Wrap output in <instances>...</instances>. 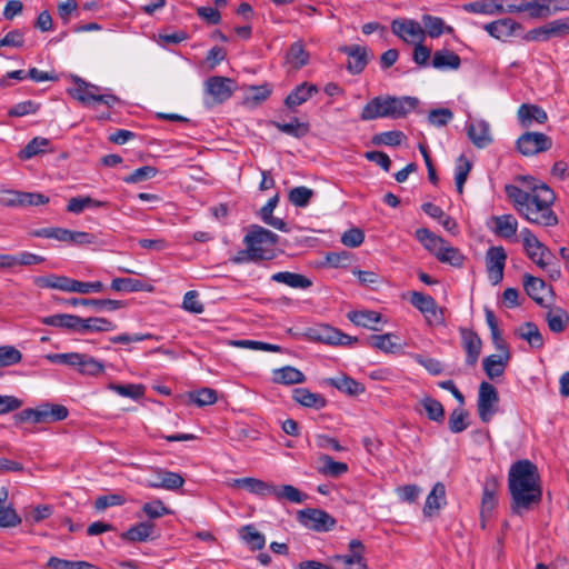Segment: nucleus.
Segmentation results:
<instances>
[{"instance_id": "obj_1", "label": "nucleus", "mask_w": 569, "mask_h": 569, "mask_svg": "<svg viewBox=\"0 0 569 569\" xmlns=\"http://www.w3.org/2000/svg\"><path fill=\"white\" fill-rule=\"evenodd\" d=\"M505 191L517 212L530 223L543 227L558 223V217L551 209L556 196L546 183L532 187L531 192L507 184Z\"/></svg>"}, {"instance_id": "obj_2", "label": "nucleus", "mask_w": 569, "mask_h": 569, "mask_svg": "<svg viewBox=\"0 0 569 569\" xmlns=\"http://www.w3.org/2000/svg\"><path fill=\"white\" fill-rule=\"evenodd\" d=\"M508 488L513 513L521 515L538 505L542 499V489L536 465L527 459L515 462L509 470Z\"/></svg>"}, {"instance_id": "obj_3", "label": "nucleus", "mask_w": 569, "mask_h": 569, "mask_svg": "<svg viewBox=\"0 0 569 569\" xmlns=\"http://www.w3.org/2000/svg\"><path fill=\"white\" fill-rule=\"evenodd\" d=\"M279 236L261 226L252 224L243 238L246 247L253 249V253L260 261L274 258L272 247L278 243Z\"/></svg>"}, {"instance_id": "obj_4", "label": "nucleus", "mask_w": 569, "mask_h": 569, "mask_svg": "<svg viewBox=\"0 0 569 569\" xmlns=\"http://www.w3.org/2000/svg\"><path fill=\"white\" fill-rule=\"evenodd\" d=\"M69 415L67 407L62 405H51L44 402L36 408H26L14 415L16 423H49L64 420Z\"/></svg>"}, {"instance_id": "obj_5", "label": "nucleus", "mask_w": 569, "mask_h": 569, "mask_svg": "<svg viewBox=\"0 0 569 569\" xmlns=\"http://www.w3.org/2000/svg\"><path fill=\"white\" fill-rule=\"evenodd\" d=\"M522 244L528 258L539 268L546 269L553 258L552 252L528 229L521 230Z\"/></svg>"}, {"instance_id": "obj_6", "label": "nucleus", "mask_w": 569, "mask_h": 569, "mask_svg": "<svg viewBox=\"0 0 569 569\" xmlns=\"http://www.w3.org/2000/svg\"><path fill=\"white\" fill-rule=\"evenodd\" d=\"M499 396L497 389L489 382L479 386L477 410L482 422H489L498 411Z\"/></svg>"}, {"instance_id": "obj_7", "label": "nucleus", "mask_w": 569, "mask_h": 569, "mask_svg": "<svg viewBox=\"0 0 569 569\" xmlns=\"http://www.w3.org/2000/svg\"><path fill=\"white\" fill-rule=\"evenodd\" d=\"M297 518L302 526L318 532L330 531L336 526V519L333 517L327 511L317 508L299 510Z\"/></svg>"}, {"instance_id": "obj_8", "label": "nucleus", "mask_w": 569, "mask_h": 569, "mask_svg": "<svg viewBox=\"0 0 569 569\" xmlns=\"http://www.w3.org/2000/svg\"><path fill=\"white\" fill-rule=\"evenodd\" d=\"M517 150L526 156L531 157L540 152L548 151L552 147L550 137L542 132L528 131L517 139Z\"/></svg>"}, {"instance_id": "obj_9", "label": "nucleus", "mask_w": 569, "mask_h": 569, "mask_svg": "<svg viewBox=\"0 0 569 569\" xmlns=\"http://www.w3.org/2000/svg\"><path fill=\"white\" fill-rule=\"evenodd\" d=\"M151 477L147 478L143 485L153 489L178 490L184 485L183 477L173 471L161 468H151Z\"/></svg>"}, {"instance_id": "obj_10", "label": "nucleus", "mask_w": 569, "mask_h": 569, "mask_svg": "<svg viewBox=\"0 0 569 569\" xmlns=\"http://www.w3.org/2000/svg\"><path fill=\"white\" fill-rule=\"evenodd\" d=\"M234 89V80L227 77L212 76L204 82L206 93L209 94L216 103L227 101L232 96Z\"/></svg>"}, {"instance_id": "obj_11", "label": "nucleus", "mask_w": 569, "mask_h": 569, "mask_svg": "<svg viewBox=\"0 0 569 569\" xmlns=\"http://www.w3.org/2000/svg\"><path fill=\"white\" fill-rule=\"evenodd\" d=\"M392 32L407 43L422 42L425 30L421 24L412 19H397L391 23Z\"/></svg>"}, {"instance_id": "obj_12", "label": "nucleus", "mask_w": 569, "mask_h": 569, "mask_svg": "<svg viewBox=\"0 0 569 569\" xmlns=\"http://www.w3.org/2000/svg\"><path fill=\"white\" fill-rule=\"evenodd\" d=\"M507 253L502 247H491L486 254L488 278L492 284H498L503 279V269Z\"/></svg>"}, {"instance_id": "obj_13", "label": "nucleus", "mask_w": 569, "mask_h": 569, "mask_svg": "<svg viewBox=\"0 0 569 569\" xmlns=\"http://www.w3.org/2000/svg\"><path fill=\"white\" fill-rule=\"evenodd\" d=\"M459 333L462 341V348L467 353L466 363L470 367L477 365L482 349V340L478 333L471 329L460 328Z\"/></svg>"}, {"instance_id": "obj_14", "label": "nucleus", "mask_w": 569, "mask_h": 569, "mask_svg": "<svg viewBox=\"0 0 569 569\" xmlns=\"http://www.w3.org/2000/svg\"><path fill=\"white\" fill-rule=\"evenodd\" d=\"M365 546L358 539H352L349 542V552L347 555H336L333 560L343 563L345 569H367L366 560L363 558Z\"/></svg>"}, {"instance_id": "obj_15", "label": "nucleus", "mask_w": 569, "mask_h": 569, "mask_svg": "<svg viewBox=\"0 0 569 569\" xmlns=\"http://www.w3.org/2000/svg\"><path fill=\"white\" fill-rule=\"evenodd\" d=\"M74 87L68 89V93L80 103L91 106L96 103L97 94L100 88L96 84L84 81L78 76H73Z\"/></svg>"}, {"instance_id": "obj_16", "label": "nucleus", "mask_w": 569, "mask_h": 569, "mask_svg": "<svg viewBox=\"0 0 569 569\" xmlns=\"http://www.w3.org/2000/svg\"><path fill=\"white\" fill-rule=\"evenodd\" d=\"M419 100L415 97H393L387 94L388 118H405L418 106Z\"/></svg>"}, {"instance_id": "obj_17", "label": "nucleus", "mask_w": 569, "mask_h": 569, "mask_svg": "<svg viewBox=\"0 0 569 569\" xmlns=\"http://www.w3.org/2000/svg\"><path fill=\"white\" fill-rule=\"evenodd\" d=\"M66 305L77 307H90L97 312L101 311H116L123 308L126 305L123 301L113 299H87V298H70L62 300Z\"/></svg>"}, {"instance_id": "obj_18", "label": "nucleus", "mask_w": 569, "mask_h": 569, "mask_svg": "<svg viewBox=\"0 0 569 569\" xmlns=\"http://www.w3.org/2000/svg\"><path fill=\"white\" fill-rule=\"evenodd\" d=\"M467 134L470 141L479 149H483L492 142L490 126L482 119L467 123Z\"/></svg>"}, {"instance_id": "obj_19", "label": "nucleus", "mask_w": 569, "mask_h": 569, "mask_svg": "<svg viewBox=\"0 0 569 569\" xmlns=\"http://www.w3.org/2000/svg\"><path fill=\"white\" fill-rule=\"evenodd\" d=\"M341 51L348 56L347 69L352 74H359L368 64V51L359 44L346 46Z\"/></svg>"}, {"instance_id": "obj_20", "label": "nucleus", "mask_w": 569, "mask_h": 569, "mask_svg": "<svg viewBox=\"0 0 569 569\" xmlns=\"http://www.w3.org/2000/svg\"><path fill=\"white\" fill-rule=\"evenodd\" d=\"M519 123L523 128H529L533 122L543 124L548 120L547 112L537 104L522 103L517 111Z\"/></svg>"}, {"instance_id": "obj_21", "label": "nucleus", "mask_w": 569, "mask_h": 569, "mask_svg": "<svg viewBox=\"0 0 569 569\" xmlns=\"http://www.w3.org/2000/svg\"><path fill=\"white\" fill-rule=\"evenodd\" d=\"M231 486L234 488L246 489L250 493L259 497L271 496L273 487L272 483L252 477L233 479Z\"/></svg>"}, {"instance_id": "obj_22", "label": "nucleus", "mask_w": 569, "mask_h": 569, "mask_svg": "<svg viewBox=\"0 0 569 569\" xmlns=\"http://www.w3.org/2000/svg\"><path fill=\"white\" fill-rule=\"evenodd\" d=\"M491 220L495 224L492 227V232L496 236L503 239H511L516 236L518 221L512 214L493 216Z\"/></svg>"}, {"instance_id": "obj_23", "label": "nucleus", "mask_w": 569, "mask_h": 569, "mask_svg": "<svg viewBox=\"0 0 569 569\" xmlns=\"http://www.w3.org/2000/svg\"><path fill=\"white\" fill-rule=\"evenodd\" d=\"M78 333L84 335L87 332H108L117 329V325L112 321L101 317H79Z\"/></svg>"}, {"instance_id": "obj_24", "label": "nucleus", "mask_w": 569, "mask_h": 569, "mask_svg": "<svg viewBox=\"0 0 569 569\" xmlns=\"http://www.w3.org/2000/svg\"><path fill=\"white\" fill-rule=\"evenodd\" d=\"M510 359L509 351L506 355H490L482 360L483 370L489 379H496L505 373Z\"/></svg>"}, {"instance_id": "obj_25", "label": "nucleus", "mask_w": 569, "mask_h": 569, "mask_svg": "<svg viewBox=\"0 0 569 569\" xmlns=\"http://www.w3.org/2000/svg\"><path fill=\"white\" fill-rule=\"evenodd\" d=\"M379 118H388L387 96H378L365 104L360 119L370 121Z\"/></svg>"}, {"instance_id": "obj_26", "label": "nucleus", "mask_w": 569, "mask_h": 569, "mask_svg": "<svg viewBox=\"0 0 569 569\" xmlns=\"http://www.w3.org/2000/svg\"><path fill=\"white\" fill-rule=\"evenodd\" d=\"M9 492L6 487L0 488V528H13L21 523V517L11 506H6Z\"/></svg>"}, {"instance_id": "obj_27", "label": "nucleus", "mask_w": 569, "mask_h": 569, "mask_svg": "<svg viewBox=\"0 0 569 569\" xmlns=\"http://www.w3.org/2000/svg\"><path fill=\"white\" fill-rule=\"evenodd\" d=\"M292 399L299 405L316 410L322 409L327 405L326 398L316 392H311L307 388H296L292 390Z\"/></svg>"}, {"instance_id": "obj_28", "label": "nucleus", "mask_w": 569, "mask_h": 569, "mask_svg": "<svg viewBox=\"0 0 569 569\" xmlns=\"http://www.w3.org/2000/svg\"><path fill=\"white\" fill-rule=\"evenodd\" d=\"M519 27L520 26L512 19L505 18L485 24L483 29L491 37L498 40H505L506 38L511 37Z\"/></svg>"}, {"instance_id": "obj_29", "label": "nucleus", "mask_w": 569, "mask_h": 569, "mask_svg": "<svg viewBox=\"0 0 569 569\" xmlns=\"http://www.w3.org/2000/svg\"><path fill=\"white\" fill-rule=\"evenodd\" d=\"M460 64V57L448 49L437 50L431 59V66L438 70H457Z\"/></svg>"}, {"instance_id": "obj_30", "label": "nucleus", "mask_w": 569, "mask_h": 569, "mask_svg": "<svg viewBox=\"0 0 569 569\" xmlns=\"http://www.w3.org/2000/svg\"><path fill=\"white\" fill-rule=\"evenodd\" d=\"M73 280L74 279L69 278L67 276L49 274L37 277L34 279V284L39 288L57 289L64 292H72Z\"/></svg>"}, {"instance_id": "obj_31", "label": "nucleus", "mask_w": 569, "mask_h": 569, "mask_svg": "<svg viewBox=\"0 0 569 569\" xmlns=\"http://www.w3.org/2000/svg\"><path fill=\"white\" fill-rule=\"evenodd\" d=\"M271 280L293 289H308L312 286V281L306 276L290 271L273 273Z\"/></svg>"}, {"instance_id": "obj_32", "label": "nucleus", "mask_w": 569, "mask_h": 569, "mask_svg": "<svg viewBox=\"0 0 569 569\" xmlns=\"http://www.w3.org/2000/svg\"><path fill=\"white\" fill-rule=\"evenodd\" d=\"M318 92V88L315 84L303 82L296 87L286 98L284 103L288 108L292 109L301 106L308 101L313 93Z\"/></svg>"}, {"instance_id": "obj_33", "label": "nucleus", "mask_w": 569, "mask_h": 569, "mask_svg": "<svg viewBox=\"0 0 569 569\" xmlns=\"http://www.w3.org/2000/svg\"><path fill=\"white\" fill-rule=\"evenodd\" d=\"M318 339L320 341L329 343V345H341V346H347V345L358 341V339L356 337H350L330 326H323L320 328L319 333H318Z\"/></svg>"}, {"instance_id": "obj_34", "label": "nucleus", "mask_w": 569, "mask_h": 569, "mask_svg": "<svg viewBox=\"0 0 569 569\" xmlns=\"http://www.w3.org/2000/svg\"><path fill=\"white\" fill-rule=\"evenodd\" d=\"M110 288L114 291L124 292L153 291V286L134 278H114L111 281Z\"/></svg>"}, {"instance_id": "obj_35", "label": "nucleus", "mask_w": 569, "mask_h": 569, "mask_svg": "<svg viewBox=\"0 0 569 569\" xmlns=\"http://www.w3.org/2000/svg\"><path fill=\"white\" fill-rule=\"evenodd\" d=\"M309 59V52L301 40L293 42L286 54V62L297 70L307 66Z\"/></svg>"}, {"instance_id": "obj_36", "label": "nucleus", "mask_w": 569, "mask_h": 569, "mask_svg": "<svg viewBox=\"0 0 569 569\" xmlns=\"http://www.w3.org/2000/svg\"><path fill=\"white\" fill-rule=\"evenodd\" d=\"M272 380L280 385H296L306 381V376L297 368L284 366L272 371Z\"/></svg>"}, {"instance_id": "obj_37", "label": "nucleus", "mask_w": 569, "mask_h": 569, "mask_svg": "<svg viewBox=\"0 0 569 569\" xmlns=\"http://www.w3.org/2000/svg\"><path fill=\"white\" fill-rule=\"evenodd\" d=\"M417 240L435 257L438 254L446 240L427 228H419L415 232Z\"/></svg>"}, {"instance_id": "obj_38", "label": "nucleus", "mask_w": 569, "mask_h": 569, "mask_svg": "<svg viewBox=\"0 0 569 569\" xmlns=\"http://www.w3.org/2000/svg\"><path fill=\"white\" fill-rule=\"evenodd\" d=\"M446 501V488L441 482H437L426 499L423 513L431 517L437 512Z\"/></svg>"}, {"instance_id": "obj_39", "label": "nucleus", "mask_w": 569, "mask_h": 569, "mask_svg": "<svg viewBox=\"0 0 569 569\" xmlns=\"http://www.w3.org/2000/svg\"><path fill=\"white\" fill-rule=\"evenodd\" d=\"M422 23L425 27V36L428 34L430 38H439L443 33L450 34L453 32V28L447 26L445 20L440 17L423 14Z\"/></svg>"}, {"instance_id": "obj_40", "label": "nucleus", "mask_w": 569, "mask_h": 569, "mask_svg": "<svg viewBox=\"0 0 569 569\" xmlns=\"http://www.w3.org/2000/svg\"><path fill=\"white\" fill-rule=\"evenodd\" d=\"M154 525L149 521L139 522L138 525L129 528L127 531L122 532L120 538L122 540L132 541V542H142L147 541L151 535L153 533Z\"/></svg>"}, {"instance_id": "obj_41", "label": "nucleus", "mask_w": 569, "mask_h": 569, "mask_svg": "<svg viewBox=\"0 0 569 569\" xmlns=\"http://www.w3.org/2000/svg\"><path fill=\"white\" fill-rule=\"evenodd\" d=\"M41 323L46 326L68 329L78 333L79 316L69 313L48 316L41 319Z\"/></svg>"}, {"instance_id": "obj_42", "label": "nucleus", "mask_w": 569, "mask_h": 569, "mask_svg": "<svg viewBox=\"0 0 569 569\" xmlns=\"http://www.w3.org/2000/svg\"><path fill=\"white\" fill-rule=\"evenodd\" d=\"M515 335L526 340L532 348L540 349L543 347V337L533 322L523 323L515 330Z\"/></svg>"}, {"instance_id": "obj_43", "label": "nucleus", "mask_w": 569, "mask_h": 569, "mask_svg": "<svg viewBox=\"0 0 569 569\" xmlns=\"http://www.w3.org/2000/svg\"><path fill=\"white\" fill-rule=\"evenodd\" d=\"M327 382L339 391H342L349 396H358L365 391L362 383L345 375L337 378H330L327 380Z\"/></svg>"}, {"instance_id": "obj_44", "label": "nucleus", "mask_w": 569, "mask_h": 569, "mask_svg": "<svg viewBox=\"0 0 569 569\" xmlns=\"http://www.w3.org/2000/svg\"><path fill=\"white\" fill-rule=\"evenodd\" d=\"M463 10L477 14L495 16L501 14V4L498 0H480L463 4Z\"/></svg>"}, {"instance_id": "obj_45", "label": "nucleus", "mask_w": 569, "mask_h": 569, "mask_svg": "<svg viewBox=\"0 0 569 569\" xmlns=\"http://www.w3.org/2000/svg\"><path fill=\"white\" fill-rule=\"evenodd\" d=\"M277 500H288L295 503H301L307 499V495L302 493L299 489L291 485L272 487V495Z\"/></svg>"}, {"instance_id": "obj_46", "label": "nucleus", "mask_w": 569, "mask_h": 569, "mask_svg": "<svg viewBox=\"0 0 569 569\" xmlns=\"http://www.w3.org/2000/svg\"><path fill=\"white\" fill-rule=\"evenodd\" d=\"M272 124L282 133L300 139L308 134L310 126L308 122H301L298 118H293L288 123L272 122Z\"/></svg>"}, {"instance_id": "obj_47", "label": "nucleus", "mask_w": 569, "mask_h": 569, "mask_svg": "<svg viewBox=\"0 0 569 569\" xmlns=\"http://www.w3.org/2000/svg\"><path fill=\"white\" fill-rule=\"evenodd\" d=\"M436 258L440 262L448 263L452 267H461L466 259L462 252L458 248L452 247L448 241L441 247Z\"/></svg>"}, {"instance_id": "obj_48", "label": "nucleus", "mask_w": 569, "mask_h": 569, "mask_svg": "<svg viewBox=\"0 0 569 569\" xmlns=\"http://www.w3.org/2000/svg\"><path fill=\"white\" fill-rule=\"evenodd\" d=\"M240 538L252 551L261 550L266 545L264 536L253 525H246L240 530Z\"/></svg>"}, {"instance_id": "obj_49", "label": "nucleus", "mask_w": 569, "mask_h": 569, "mask_svg": "<svg viewBox=\"0 0 569 569\" xmlns=\"http://www.w3.org/2000/svg\"><path fill=\"white\" fill-rule=\"evenodd\" d=\"M348 318L356 326L369 328L371 330H378L373 323H377L381 320V315L376 311L365 310V311H351L348 313Z\"/></svg>"}, {"instance_id": "obj_50", "label": "nucleus", "mask_w": 569, "mask_h": 569, "mask_svg": "<svg viewBox=\"0 0 569 569\" xmlns=\"http://www.w3.org/2000/svg\"><path fill=\"white\" fill-rule=\"evenodd\" d=\"M319 461L322 463L319 468V472L325 476L338 478L348 471L347 463L335 461L332 457L328 455L320 456Z\"/></svg>"}, {"instance_id": "obj_51", "label": "nucleus", "mask_w": 569, "mask_h": 569, "mask_svg": "<svg viewBox=\"0 0 569 569\" xmlns=\"http://www.w3.org/2000/svg\"><path fill=\"white\" fill-rule=\"evenodd\" d=\"M271 94V88L268 84L252 86L249 89V93L243 98V106L248 108H254Z\"/></svg>"}, {"instance_id": "obj_52", "label": "nucleus", "mask_w": 569, "mask_h": 569, "mask_svg": "<svg viewBox=\"0 0 569 569\" xmlns=\"http://www.w3.org/2000/svg\"><path fill=\"white\" fill-rule=\"evenodd\" d=\"M523 288L531 299H533L537 303L542 305L543 298L540 296V292L546 289V283L543 280L531 274H525Z\"/></svg>"}, {"instance_id": "obj_53", "label": "nucleus", "mask_w": 569, "mask_h": 569, "mask_svg": "<svg viewBox=\"0 0 569 569\" xmlns=\"http://www.w3.org/2000/svg\"><path fill=\"white\" fill-rule=\"evenodd\" d=\"M546 320L552 332L560 333L566 329L569 316L565 310L558 308L556 310H550L546 316Z\"/></svg>"}, {"instance_id": "obj_54", "label": "nucleus", "mask_w": 569, "mask_h": 569, "mask_svg": "<svg viewBox=\"0 0 569 569\" xmlns=\"http://www.w3.org/2000/svg\"><path fill=\"white\" fill-rule=\"evenodd\" d=\"M107 202L94 200L91 197H74L68 202L67 210L72 213H81L86 208H100L104 207Z\"/></svg>"}, {"instance_id": "obj_55", "label": "nucleus", "mask_w": 569, "mask_h": 569, "mask_svg": "<svg viewBox=\"0 0 569 569\" xmlns=\"http://www.w3.org/2000/svg\"><path fill=\"white\" fill-rule=\"evenodd\" d=\"M471 167V162L463 154L458 158L455 172V182L459 194L463 192V186L467 181Z\"/></svg>"}, {"instance_id": "obj_56", "label": "nucleus", "mask_w": 569, "mask_h": 569, "mask_svg": "<svg viewBox=\"0 0 569 569\" xmlns=\"http://www.w3.org/2000/svg\"><path fill=\"white\" fill-rule=\"evenodd\" d=\"M421 406L430 420L436 422L443 421L445 409L440 401L427 396L421 399Z\"/></svg>"}, {"instance_id": "obj_57", "label": "nucleus", "mask_w": 569, "mask_h": 569, "mask_svg": "<svg viewBox=\"0 0 569 569\" xmlns=\"http://www.w3.org/2000/svg\"><path fill=\"white\" fill-rule=\"evenodd\" d=\"M313 194L315 192L312 189L300 186L289 191L288 199L293 206L305 208L309 204Z\"/></svg>"}, {"instance_id": "obj_58", "label": "nucleus", "mask_w": 569, "mask_h": 569, "mask_svg": "<svg viewBox=\"0 0 569 569\" xmlns=\"http://www.w3.org/2000/svg\"><path fill=\"white\" fill-rule=\"evenodd\" d=\"M49 146V140L41 137H36L27 143V146L19 152L21 160L31 159L39 153L43 152L46 147Z\"/></svg>"}, {"instance_id": "obj_59", "label": "nucleus", "mask_w": 569, "mask_h": 569, "mask_svg": "<svg viewBox=\"0 0 569 569\" xmlns=\"http://www.w3.org/2000/svg\"><path fill=\"white\" fill-rule=\"evenodd\" d=\"M230 345L237 348L251 349V350H260V351H271L279 352L281 350L280 346L272 345L268 342L257 341V340H232Z\"/></svg>"}, {"instance_id": "obj_60", "label": "nucleus", "mask_w": 569, "mask_h": 569, "mask_svg": "<svg viewBox=\"0 0 569 569\" xmlns=\"http://www.w3.org/2000/svg\"><path fill=\"white\" fill-rule=\"evenodd\" d=\"M189 399L198 407L210 406L217 401V391L211 388H202L189 392Z\"/></svg>"}, {"instance_id": "obj_61", "label": "nucleus", "mask_w": 569, "mask_h": 569, "mask_svg": "<svg viewBox=\"0 0 569 569\" xmlns=\"http://www.w3.org/2000/svg\"><path fill=\"white\" fill-rule=\"evenodd\" d=\"M467 417L468 412L461 407L453 409L448 420L450 431L453 433H459L466 430L469 426V423L466 421Z\"/></svg>"}, {"instance_id": "obj_62", "label": "nucleus", "mask_w": 569, "mask_h": 569, "mask_svg": "<svg viewBox=\"0 0 569 569\" xmlns=\"http://www.w3.org/2000/svg\"><path fill=\"white\" fill-rule=\"evenodd\" d=\"M393 337H395V335H392V333L373 335V336L369 337V339L367 340V343L370 347L381 350L383 352L392 353V352H395V346H396L392 342Z\"/></svg>"}, {"instance_id": "obj_63", "label": "nucleus", "mask_w": 569, "mask_h": 569, "mask_svg": "<svg viewBox=\"0 0 569 569\" xmlns=\"http://www.w3.org/2000/svg\"><path fill=\"white\" fill-rule=\"evenodd\" d=\"M527 11L531 18L540 19L548 18L550 16L549 3L547 0H526L523 12Z\"/></svg>"}, {"instance_id": "obj_64", "label": "nucleus", "mask_w": 569, "mask_h": 569, "mask_svg": "<svg viewBox=\"0 0 569 569\" xmlns=\"http://www.w3.org/2000/svg\"><path fill=\"white\" fill-rule=\"evenodd\" d=\"M104 370V366L99 360L94 359L93 357L89 355H83V358L81 360V365L79 368V372L82 375L88 376H98L102 373Z\"/></svg>"}]
</instances>
